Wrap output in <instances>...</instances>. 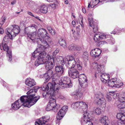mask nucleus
<instances>
[{
  "label": "nucleus",
  "mask_w": 125,
  "mask_h": 125,
  "mask_svg": "<svg viewBox=\"0 0 125 125\" xmlns=\"http://www.w3.org/2000/svg\"><path fill=\"white\" fill-rule=\"evenodd\" d=\"M68 110V106H63L62 109L58 112L56 116V118L58 120H60L62 119L65 115Z\"/></svg>",
  "instance_id": "obj_13"
},
{
  "label": "nucleus",
  "mask_w": 125,
  "mask_h": 125,
  "mask_svg": "<svg viewBox=\"0 0 125 125\" xmlns=\"http://www.w3.org/2000/svg\"><path fill=\"white\" fill-rule=\"evenodd\" d=\"M50 32L52 35H54L55 33V32L54 30L52 29V30L50 31Z\"/></svg>",
  "instance_id": "obj_47"
},
{
  "label": "nucleus",
  "mask_w": 125,
  "mask_h": 125,
  "mask_svg": "<svg viewBox=\"0 0 125 125\" xmlns=\"http://www.w3.org/2000/svg\"><path fill=\"white\" fill-rule=\"evenodd\" d=\"M118 33V32L117 31H112V32L111 33V34H115L116 33Z\"/></svg>",
  "instance_id": "obj_55"
},
{
  "label": "nucleus",
  "mask_w": 125,
  "mask_h": 125,
  "mask_svg": "<svg viewBox=\"0 0 125 125\" xmlns=\"http://www.w3.org/2000/svg\"><path fill=\"white\" fill-rule=\"evenodd\" d=\"M68 72L69 76L73 78H76L79 76V73L76 69H70Z\"/></svg>",
  "instance_id": "obj_19"
},
{
  "label": "nucleus",
  "mask_w": 125,
  "mask_h": 125,
  "mask_svg": "<svg viewBox=\"0 0 125 125\" xmlns=\"http://www.w3.org/2000/svg\"><path fill=\"white\" fill-rule=\"evenodd\" d=\"M1 27H0V33L2 34L4 33V31L3 29L0 28Z\"/></svg>",
  "instance_id": "obj_49"
},
{
  "label": "nucleus",
  "mask_w": 125,
  "mask_h": 125,
  "mask_svg": "<svg viewBox=\"0 0 125 125\" xmlns=\"http://www.w3.org/2000/svg\"><path fill=\"white\" fill-rule=\"evenodd\" d=\"M92 4H93L92 2H90L88 3V8H89L91 6Z\"/></svg>",
  "instance_id": "obj_51"
},
{
  "label": "nucleus",
  "mask_w": 125,
  "mask_h": 125,
  "mask_svg": "<svg viewBox=\"0 0 125 125\" xmlns=\"http://www.w3.org/2000/svg\"><path fill=\"white\" fill-rule=\"evenodd\" d=\"M82 26V27H83V26L82 25V24H80Z\"/></svg>",
  "instance_id": "obj_64"
},
{
  "label": "nucleus",
  "mask_w": 125,
  "mask_h": 125,
  "mask_svg": "<svg viewBox=\"0 0 125 125\" xmlns=\"http://www.w3.org/2000/svg\"><path fill=\"white\" fill-rule=\"evenodd\" d=\"M57 85L54 82V84L51 83H49L47 85H43L42 87V89L44 91L42 93L43 97L48 98L53 96L54 94V90H58L59 88H55Z\"/></svg>",
  "instance_id": "obj_5"
},
{
  "label": "nucleus",
  "mask_w": 125,
  "mask_h": 125,
  "mask_svg": "<svg viewBox=\"0 0 125 125\" xmlns=\"http://www.w3.org/2000/svg\"><path fill=\"white\" fill-rule=\"evenodd\" d=\"M59 52V49L57 48L55 50L54 52L52 53V55L53 56L55 55Z\"/></svg>",
  "instance_id": "obj_41"
},
{
  "label": "nucleus",
  "mask_w": 125,
  "mask_h": 125,
  "mask_svg": "<svg viewBox=\"0 0 125 125\" xmlns=\"http://www.w3.org/2000/svg\"><path fill=\"white\" fill-rule=\"evenodd\" d=\"M102 110L99 108L95 107L94 108V112L97 115H100L102 112Z\"/></svg>",
  "instance_id": "obj_34"
},
{
  "label": "nucleus",
  "mask_w": 125,
  "mask_h": 125,
  "mask_svg": "<svg viewBox=\"0 0 125 125\" xmlns=\"http://www.w3.org/2000/svg\"><path fill=\"white\" fill-rule=\"evenodd\" d=\"M39 88L40 87L38 86H35L34 87V90H31L27 92L28 95L26 96L29 97V100L30 101L33 100V99L35 97H33L35 96V93L36 92V90Z\"/></svg>",
  "instance_id": "obj_16"
},
{
  "label": "nucleus",
  "mask_w": 125,
  "mask_h": 125,
  "mask_svg": "<svg viewBox=\"0 0 125 125\" xmlns=\"http://www.w3.org/2000/svg\"><path fill=\"white\" fill-rule=\"evenodd\" d=\"M108 37H109L107 35H106L104 33L101 34L98 33L94 35V39L95 41L97 42L101 40L102 39H105Z\"/></svg>",
  "instance_id": "obj_15"
},
{
  "label": "nucleus",
  "mask_w": 125,
  "mask_h": 125,
  "mask_svg": "<svg viewBox=\"0 0 125 125\" xmlns=\"http://www.w3.org/2000/svg\"><path fill=\"white\" fill-rule=\"evenodd\" d=\"M125 108V103L122 104V107L121 108Z\"/></svg>",
  "instance_id": "obj_57"
},
{
  "label": "nucleus",
  "mask_w": 125,
  "mask_h": 125,
  "mask_svg": "<svg viewBox=\"0 0 125 125\" xmlns=\"http://www.w3.org/2000/svg\"><path fill=\"white\" fill-rule=\"evenodd\" d=\"M80 27V25H78V26H77L76 27V29H77L80 30V29L79 28V27Z\"/></svg>",
  "instance_id": "obj_60"
},
{
  "label": "nucleus",
  "mask_w": 125,
  "mask_h": 125,
  "mask_svg": "<svg viewBox=\"0 0 125 125\" xmlns=\"http://www.w3.org/2000/svg\"><path fill=\"white\" fill-rule=\"evenodd\" d=\"M110 93H108L106 95V98H107V101L110 102L111 101L112 99V98L111 97V95H110Z\"/></svg>",
  "instance_id": "obj_37"
},
{
  "label": "nucleus",
  "mask_w": 125,
  "mask_h": 125,
  "mask_svg": "<svg viewBox=\"0 0 125 125\" xmlns=\"http://www.w3.org/2000/svg\"><path fill=\"white\" fill-rule=\"evenodd\" d=\"M3 44V45H2L1 44V46H0V49L2 50V49L1 48L2 47L3 50L4 51H7V56H8L9 57V61H10L12 60L11 51L9 49V48L7 45V44Z\"/></svg>",
  "instance_id": "obj_17"
},
{
  "label": "nucleus",
  "mask_w": 125,
  "mask_h": 125,
  "mask_svg": "<svg viewBox=\"0 0 125 125\" xmlns=\"http://www.w3.org/2000/svg\"><path fill=\"white\" fill-rule=\"evenodd\" d=\"M64 2L65 4H67L68 3V2L67 0H64Z\"/></svg>",
  "instance_id": "obj_59"
},
{
  "label": "nucleus",
  "mask_w": 125,
  "mask_h": 125,
  "mask_svg": "<svg viewBox=\"0 0 125 125\" xmlns=\"http://www.w3.org/2000/svg\"><path fill=\"white\" fill-rule=\"evenodd\" d=\"M105 100L104 97L98 99H95V102L98 105H101L105 102Z\"/></svg>",
  "instance_id": "obj_26"
},
{
  "label": "nucleus",
  "mask_w": 125,
  "mask_h": 125,
  "mask_svg": "<svg viewBox=\"0 0 125 125\" xmlns=\"http://www.w3.org/2000/svg\"><path fill=\"white\" fill-rule=\"evenodd\" d=\"M79 81L82 87L84 88L87 86V80L86 76L84 74H81L79 76Z\"/></svg>",
  "instance_id": "obj_14"
},
{
  "label": "nucleus",
  "mask_w": 125,
  "mask_h": 125,
  "mask_svg": "<svg viewBox=\"0 0 125 125\" xmlns=\"http://www.w3.org/2000/svg\"><path fill=\"white\" fill-rule=\"evenodd\" d=\"M72 31L73 32H73H75V31H73V30H72Z\"/></svg>",
  "instance_id": "obj_63"
},
{
  "label": "nucleus",
  "mask_w": 125,
  "mask_h": 125,
  "mask_svg": "<svg viewBox=\"0 0 125 125\" xmlns=\"http://www.w3.org/2000/svg\"><path fill=\"white\" fill-rule=\"evenodd\" d=\"M115 41L114 40H111V39H109V44H113L115 43Z\"/></svg>",
  "instance_id": "obj_44"
},
{
  "label": "nucleus",
  "mask_w": 125,
  "mask_h": 125,
  "mask_svg": "<svg viewBox=\"0 0 125 125\" xmlns=\"http://www.w3.org/2000/svg\"><path fill=\"white\" fill-rule=\"evenodd\" d=\"M72 24L73 25H74L75 24V22L74 21H73L72 22Z\"/></svg>",
  "instance_id": "obj_58"
},
{
  "label": "nucleus",
  "mask_w": 125,
  "mask_h": 125,
  "mask_svg": "<svg viewBox=\"0 0 125 125\" xmlns=\"http://www.w3.org/2000/svg\"><path fill=\"white\" fill-rule=\"evenodd\" d=\"M58 97L59 99L62 100H64L65 99V97L63 95L61 94L58 95Z\"/></svg>",
  "instance_id": "obj_40"
},
{
  "label": "nucleus",
  "mask_w": 125,
  "mask_h": 125,
  "mask_svg": "<svg viewBox=\"0 0 125 125\" xmlns=\"http://www.w3.org/2000/svg\"><path fill=\"white\" fill-rule=\"evenodd\" d=\"M27 13L29 15L31 16H34L33 14L32 13H31V12L28 11Z\"/></svg>",
  "instance_id": "obj_52"
},
{
  "label": "nucleus",
  "mask_w": 125,
  "mask_h": 125,
  "mask_svg": "<svg viewBox=\"0 0 125 125\" xmlns=\"http://www.w3.org/2000/svg\"><path fill=\"white\" fill-rule=\"evenodd\" d=\"M68 48L70 51H80L82 49V48L80 46L73 44L69 46Z\"/></svg>",
  "instance_id": "obj_23"
},
{
  "label": "nucleus",
  "mask_w": 125,
  "mask_h": 125,
  "mask_svg": "<svg viewBox=\"0 0 125 125\" xmlns=\"http://www.w3.org/2000/svg\"><path fill=\"white\" fill-rule=\"evenodd\" d=\"M7 31L8 33V35L10 39H12L13 37L17 35L20 31L19 27L17 25H12L11 28H8Z\"/></svg>",
  "instance_id": "obj_7"
},
{
  "label": "nucleus",
  "mask_w": 125,
  "mask_h": 125,
  "mask_svg": "<svg viewBox=\"0 0 125 125\" xmlns=\"http://www.w3.org/2000/svg\"><path fill=\"white\" fill-rule=\"evenodd\" d=\"M72 109L77 110L78 108H81L85 111H86L88 109V105L85 102L80 101L73 103L71 105Z\"/></svg>",
  "instance_id": "obj_10"
},
{
  "label": "nucleus",
  "mask_w": 125,
  "mask_h": 125,
  "mask_svg": "<svg viewBox=\"0 0 125 125\" xmlns=\"http://www.w3.org/2000/svg\"><path fill=\"white\" fill-rule=\"evenodd\" d=\"M36 32H34L28 33L27 34L28 37L32 40H34L37 42L39 41L41 42L42 44L40 46L37 48L36 50L32 53V56L34 58L38 56L41 53L42 51H39V50H43L44 49H46L49 47L46 40L50 42L51 40V38L48 35L46 30L44 29L39 28L38 31V34L36 35Z\"/></svg>",
  "instance_id": "obj_1"
},
{
  "label": "nucleus",
  "mask_w": 125,
  "mask_h": 125,
  "mask_svg": "<svg viewBox=\"0 0 125 125\" xmlns=\"http://www.w3.org/2000/svg\"><path fill=\"white\" fill-rule=\"evenodd\" d=\"M82 11L84 13H85L86 12L84 8H83L82 9Z\"/></svg>",
  "instance_id": "obj_56"
},
{
  "label": "nucleus",
  "mask_w": 125,
  "mask_h": 125,
  "mask_svg": "<svg viewBox=\"0 0 125 125\" xmlns=\"http://www.w3.org/2000/svg\"><path fill=\"white\" fill-rule=\"evenodd\" d=\"M45 62L44 64L45 65L46 69L48 70L47 73L45 74V78L46 81H48L52 76V72L51 70L54 66V59L49 55H48L45 58Z\"/></svg>",
  "instance_id": "obj_6"
},
{
  "label": "nucleus",
  "mask_w": 125,
  "mask_h": 125,
  "mask_svg": "<svg viewBox=\"0 0 125 125\" xmlns=\"http://www.w3.org/2000/svg\"><path fill=\"white\" fill-rule=\"evenodd\" d=\"M49 120L47 117L45 116L38 119L35 123V125H44L45 123Z\"/></svg>",
  "instance_id": "obj_21"
},
{
  "label": "nucleus",
  "mask_w": 125,
  "mask_h": 125,
  "mask_svg": "<svg viewBox=\"0 0 125 125\" xmlns=\"http://www.w3.org/2000/svg\"><path fill=\"white\" fill-rule=\"evenodd\" d=\"M109 93H110V95H111V96L113 95L114 96L115 95H116L115 94H114L115 92L114 91L109 92Z\"/></svg>",
  "instance_id": "obj_50"
},
{
  "label": "nucleus",
  "mask_w": 125,
  "mask_h": 125,
  "mask_svg": "<svg viewBox=\"0 0 125 125\" xmlns=\"http://www.w3.org/2000/svg\"><path fill=\"white\" fill-rule=\"evenodd\" d=\"M29 27H31V28L32 27H33V28H32V29L35 30H36L37 27L35 25V24H34L32 25L31 26H30Z\"/></svg>",
  "instance_id": "obj_46"
},
{
  "label": "nucleus",
  "mask_w": 125,
  "mask_h": 125,
  "mask_svg": "<svg viewBox=\"0 0 125 125\" xmlns=\"http://www.w3.org/2000/svg\"><path fill=\"white\" fill-rule=\"evenodd\" d=\"M108 85L111 87H119L123 85V83L116 78L111 79L108 82Z\"/></svg>",
  "instance_id": "obj_11"
},
{
  "label": "nucleus",
  "mask_w": 125,
  "mask_h": 125,
  "mask_svg": "<svg viewBox=\"0 0 125 125\" xmlns=\"http://www.w3.org/2000/svg\"><path fill=\"white\" fill-rule=\"evenodd\" d=\"M91 120V118L89 113L87 111L84 112L81 120L82 125H93Z\"/></svg>",
  "instance_id": "obj_9"
},
{
  "label": "nucleus",
  "mask_w": 125,
  "mask_h": 125,
  "mask_svg": "<svg viewBox=\"0 0 125 125\" xmlns=\"http://www.w3.org/2000/svg\"><path fill=\"white\" fill-rule=\"evenodd\" d=\"M116 117L118 119H120L121 121H125V115L122 113H118Z\"/></svg>",
  "instance_id": "obj_28"
},
{
  "label": "nucleus",
  "mask_w": 125,
  "mask_h": 125,
  "mask_svg": "<svg viewBox=\"0 0 125 125\" xmlns=\"http://www.w3.org/2000/svg\"><path fill=\"white\" fill-rule=\"evenodd\" d=\"M89 25L93 29L94 32H97L98 30L97 27L98 23L97 22L93 21V19L88 18Z\"/></svg>",
  "instance_id": "obj_18"
},
{
  "label": "nucleus",
  "mask_w": 125,
  "mask_h": 125,
  "mask_svg": "<svg viewBox=\"0 0 125 125\" xmlns=\"http://www.w3.org/2000/svg\"><path fill=\"white\" fill-rule=\"evenodd\" d=\"M16 0H13L11 2V4L12 5L14 4L16 2Z\"/></svg>",
  "instance_id": "obj_53"
},
{
  "label": "nucleus",
  "mask_w": 125,
  "mask_h": 125,
  "mask_svg": "<svg viewBox=\"0 0 125 125\" xmlns=\"http://www.w3.org/2000/svg\"><path fill=\"white\" fill-rule=\"evenodd\" d=\"M53 108H54L52 107L48 104L46 107V109L47 111H50L52 110Z\"/></svg>",
  "instance_id": "obj_38"
},
{
  "label": "nucleus",
  "mask_w": 125,
  "mask_h": 125,
  "mask_svg": "<svg viewBox=\"0 0 125 125\" xmlns=\"http://www.w3.org/2000/svg\"><path fill=\"white\" fill-rule=\"evenodd\" d=\"M25 83L26 85L30 87L34 86L36 84L34 80L30 78L26 79Z\"/></svg>",
  "instance_id": "obj_22"
},
{
  "label": "nucleus",
  "mask_w": 125,
  "mask_h": 125,
  "mask_svg": "<svg viewBox=\"0 0 125 125\" xmlns=\"http://www.w3.org/2000/svg\"><path fill=\"white\" fill-rule=\"evenodd\" d=\"M55 70L56 72H58L59 74H61L63 73L64 69L62 66H59L56 67Z\"/></svg>",
  "instance_id": "obj_27"
},
{
  "label": "nucleus",
  "mask_w": 125,
  "mask_h": 125,
  "mask_svg": "<svg viewBox=\"0 0 125 125\" xmlns=\"http://www.w3.org/2000/svg\"><path fill=\"white\" fill-rule=\"evenodd\" d=\"M104 97L103 94L100 92H97L95 94V99H98Z\"/></svg>",
  "instance_id": "obj_33"
},
{
  "label": "nucleus",
  "mask_w": 125,
  "mask_h": 125,
  "mask_svg": "<svg viewBox=\"0 0 125 125\" xmlns=\"http://www.w3.org/2000/svg\"><path fill=\"white\" fill-rule=\"evenodd\" d=\"M71 95L72 96H73L75 99H78L82 97L83 94L80 92L75 91L72 93Z\"/></svg>",
  "instance_id": "obj_24"
},
{
  "label": "nucleus",
  "mask_w": 125,
  "mask_h": 125,
  "mask_svg": "<svg viewBox=\"0 0 125 125\" xmlns=\"http://www.w3.org/2000/svg\"><path fill=\"white\" fill-rule=\"evenodd\" d=\"M35 18L39 20L40 21H41V20L39 19V17H37V16H35Z\"/></svg>",
  "instance_id": "obj_61"
},
{
  "label": "nucleus",
  "mask_w": 125,
  "mask_h": 125,
  "mask_svg": "<svg viewBox=\"0 0 125 125\" xmlns=\"http://www.w3.org/2000/svg\"><path fill=\"white\" fill-rule=\"evenodd\" d=\"M34 4L32 3V2H30V4L28 5V7H29L30 8L32 9L34 7Z\"/></svg>",
  "instance_id": "obj_42"
},
{
  "label": "nucleus",
  "mask_w": 125,
  "mask_h": 125,
  "mask_svg": "<svg viewBox=\"0 0 125 125\" xmlns=\"http://www.w3.org/2000/svg\"><path fill=\"white\" fill-rule=\"evenodd\" d=\"M102 52V50L98 48L93 49L91 51L90 54L91 56L94 57L99 56Z\"/></svg>",
  "instance_id": "obj_20"
},
{
  "label": "nucleus",
  "mask_w": 125,
  "mask_h": 125,
  "mask_svg": "<svg viewBox=\"0 0 125 125\" xmlns=\"http://www.w3.org/2000/svg\"><path fill=\"white\" fill-rule=\"evenodd\" d=\"M46 55V53L44 51H42V52L39 55L38 58L35 62V65L38 66L41 64H44L46 61L44 58Z\"/></svg>",
  "instance_id": "obj_12"
},
{
  "label": "nucleus",
  "mask_w": 125,
  "mask_h": 125,
  "mask_svg": "<svg viewBox=\"0 0 125 125\" xmlns=\"http://www.w3.org/2000/svg\"><path fill=\"white\" fill-rule=\"evenodd\" d=\"M50 5L52 8H55L57 6V5L54 3H51L50 4Z\"/></svg>",
  "instance_id": "obj_45"
},
{
  "label": "nucleus",
  "mask_w": 125,
  "mask_h": 125,
  "mask_svg": "<svg viewBox=\"0 0 125 125\" xmlns=\"http://www.w3.org/2000/svg\"><path fill=\"white\" fill-rule=\"evenodd\" d=\"M88 53L87 52H84L82 55V58L84 60L86 61L88 60Z\"/></svg>",
  "instance_id": "obj_36"
},
{
  "label": "nucleus",
  "mask_w": 125,
  "mask_h": 125,
  "mask_svg": "<svg viewBox=\"0 0 125 125\" xmlns=\"http://www.w3.org/2000/svg\"><path fill=\"white\" fill-rule=\"evenodd\" d=\"M118 125H125V123L124 121L119 120L117 122Z\"/></svg>",
  "instance_id": "obj_43"
},
{
  "label": "nucleus",
  "mask_w": 125,
  "mask_h": 125,
  "mask_svg": "<svg viewBox=\"0 0 125 125\" xmlns=\"http://www.w3.org/2000/svg\"><path fill=\"white\" fill-rule=\"evenodd\" d=\"M92 2L93 4H91V7L92 8H94V6L100 2L99 0H93V1Z\"/></svg>",
  "instance_id": "obj_35"
},
{
  "label": "nucleus",
  "mask_w": 125,
  "mask_h": 125,
  "mask_svg": "<svg viewBox=\"0 0 125 125\" xmlns=\"http://www.w3.org/2000/svg\"><path fill=\"white\" fill-rule=\"evenodd\" d=\"M104 0H100V2H101Z\"/></svg>",
  "instance_id": "obj_62"
},
{
  "label": "nucleus",
  "mask_w": 125,
  "mask_h": 125,
  "mask_svg": "<svg viewBox=\"0 0 125 125\" xmlns=\"http://www.w3.org/2000/svg\"><path fill=\"white\" fill-rule=\"evenodd\" d=\"M107 119V117L106 116L101 118L99 119V121L101 123H103L104 125L107 124L106 121Z\"/></svg>",
  "instance_id": "obj_31"
},
{
  "label": "nucleus",
  "mask_w": 125,
  "mask_h": 125,
  "mask_svg": "<svg viewBox=\"0 0 125 125\" xmlns=\"http://www.w3.org/2000/svg\"><path fill=\"white\" fill-rule=\"evenodd\" d=\"M6 34L7 35H6L3 38L2 42V44H7V43L8 42L9 40V38H10L9 37V35H8V32L6 33Z\"/></svg>",
  "instance_id": "obj_32"
},
{
  "label": "nucleus",
  "mask_w": 125,
  "mask_h": 125,
  "mask_svg": "<svg viewBox=\"0 0 125 125\" xmlns=\"http://www.w3.org/2000/svg\"><path fill=\"white\" fill-rule=\"evenodd\" d=\"M92 66L94 68L97 69V71L95 74V77H97V76H100L101 81L104 82L106 83L110 77L109 74L105 73H103L102 72L104 70V66L103 65H99L96 62L93 63Z\"/></svg>",
  "instance_id": "obj_4"
},
{
  "label": "nucleus",
  "mask_w": 125,
  "mask_h": 125,
  "mask_svg": "<svg viewBox=\"0 0 125 125\" xmlns=\"http://www.w3.org/2000/svg\"><path fill=\"white\" fill-rule=\"evenodd\" d=\"M107 43L105 41H101L99 42V44H106Z\"/></svg>",
  "instance_id": "obj_48"
},
{
  "label": "nucleus",
  "mask_w": 125,
  "mask_h": 125,
  "mask_svg": "<svg viewBox=\"0 0 125 125\" xmlns=\"http://www.w3.org/2000/svg\"><path fill=\"white\" fill-rule=\"evenodd\" d=\"M6 20L5 17H3L1 18V21L0 23V27H1L4 23Z\"/></svg>",
  "instance_id": "obj_39"
},
{
  "label": "nucleus",
  "mask_w": 125,
  "mask_h": 125,
  "mask_svg": "<svg viewBox=\"0 0 125 125\" xmlns=\"http://www.w3.org/2000/svg\"><path fill=\"white\" fill-rule=\"evenodd\" d=\"M48 104L53 108L55 107L56 105L55 99L52 98L50 99V101Z\"/></svg>",
  "instance_id": "obj_29"
},
{
  "label": "nucleus",
  "mask_w": 125,
  "mask_h": 125,
  "mask_svg": "<svg viewBox=\"0 0 125 125\" xmlns=\"http://www.w3.org/2000/svg\"><path fill=\"white\" fill-rule=\"evenodd\" d=\"M59 42L61 46L64 47V48H66V42L63 39L61 38L60 39L59 41Z\"/></svg>",
  "instance_id": "obj_30"
},
{
  "label": "nucleus",
  "mask_w": 125,
  "mask_h": 125,
  "mask_svg": "<svg viewBox=\"0 0 125 125\" xmlns=\"http://www.w3.org/2000/svg\"><path fill=\"white\" fill-rule=\"evenodd\" d=\"M47 29L49 31V32L52 30V29L51 27L50 26H48L47 27Z\"/></svg>",
  "instance_id": "obj_54"
},
{
  "label": "nucleus",
  "mask_w": 125,
  "mask_h": 125,
  "mask_svg": "<svg viewBox=\"0 0 125 125\" xmlns=\"http://www.w3.org/2000/svg\"><path fill=\"white\" fill-rule=\"evenodd\" d=\"M48 7L44 5L40 6L38 8L40 12L44 13H46L48 12Z\"/></svg>",
  "instance_id": "obj_25"
},
{
  "label": "nucleus",
  "mask_w": 125,
  "mask_h": 125,
  "mask_svg": "<svg viewBox=\"0 0 125 125\" xmlns=\"http://www.w3.org/2000/svg\"><path fill=\"white\" fill-rule=\"evenodd\" d=\"M39 98V96H35L33 100L30 101L29 97L23 95L20 97V99H18L12 104L11 108L14 110H16L19 109L22 105L29 108L35 104Z\"/></svg>",
  "instance_id": "obj_2"
},
{
  "label": "nucleus",
  "mask_w": 125,
  "mask_h": 125,
  "mask_svg": "<svg viewBox=\"0 0 125 125\" xmlns=\"http://www.w3.org/2000/svg\"><path fill=\"white\" fill-rule=\"evenodd\" d=\"M59 85L62 88H70L72 87V83L71 79L68 77H62L60 81Z\"/></svg>",
  "instance_id": "obj_8"
},
{
  "label": "nucleus",
  "mask_w": 125,
  "mask_h": 125,
  "mask_svg": "<svg viewBox=\"0 0 125 125\" xmlns=\"http://www.w3.org/2000/svg\"><path fill=\"white\" fill-rule=\"evenodd\" d=\"M57 61L60 62V64L62 65L64 64L65 62L66 63V66L69 68H73L75 66L76 64L77 68L79 70L82 69V66L81 62L77 59L75 60L74 58L71 56H66L64 58L62 56H57Z\"/></svg>",
  "instance_id": "obj_3"
}]
</instances>
